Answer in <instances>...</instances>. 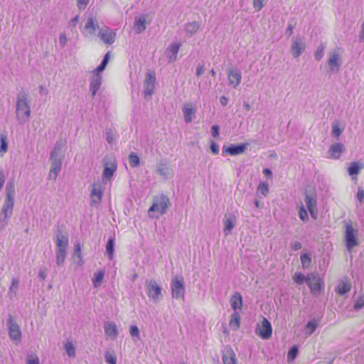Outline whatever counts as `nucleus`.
<instances>
[{
  "label": "nucleus",
  "mask_w": 364,
  "mask_h": 364,
  "mask_svg": "<svg viewBox=\"0 0 364 364\" xmlns=\"http://www.w3.org/2000/svg\"><path fill=\"white\" fill-rule=\"evenodd\" d=\"M236 223V218L232 214H225L224 219V234L228 236L231 233Z\"/></svg>",
  "instance_id": "19"
},
{
  "label": "nucleus",
  "mask_w": 364,
  "mask_h": 364,
  "mask_svg": "<svg viewBox=\"0 0 364 364\" xmlns=\"http://www.w3.org/2000/svg\"><path fill=\"white\" fill-rule=\"evenodd\" d=\"M129 332L134 341H136L135 338L139 340V330L136 326H131Z\"/></svg>",
  "instance_id": "53"
},
{
  "label": "nucleus",
  "mask_w": 364,
  "mask_h": 364,
  "mask_svg": "<svg viewBox=\"0 0 364 364\" xmlns=\"http://www.w3.org/2000/svg\"><path fill=\"white\" fill-rule=\"evenodd\" d=\"M306 283L312 291L319 292L321 291V281L316 275L314 274L309 275Z\"/></svg>",
  "instance_id": "21"
},
{
  "label": "nucleus",
  "mask_w": 364,
  "mask_h": 364,
  "mask_svg": "<svg viewBox=\"0 0 364 364\" xmlns=\"http://www.w3.org/2000/svg\"><path fill=\"white\" fill-rule=\"evenodd\" d=\"M114 250V238H109L106 245V252L107 257L109 259L113 258V253Z\"/></svg>",
  "instance_id": "39"
},
{
  "label": "nucleus",
  "mask_w": 364,
  "mask_h": 364,
  "mask_svg": "<svg viewBox=\"0 0 364 364\" xmlns=\"http://www.w3.org/2000/svg\"><path fill=\"white\" fill-rule=\"evenodd\" d=\"M26 364H39V359L36 355L28 357Z\"/></svg>",
  "instance_id": "59"
},
{
  "label": "nucleus",
  "mask_w": 364,
  "mask_h": 364,
  "mask_svg": "<svg viewBox=\"0 0 364 364\" xmlns=\"http://www.w3.org/2000/svg\"><path fill=\"white\" fill-rule=\"evenodd\" d=\"M106 140L109 144H112L115 140V136L111 130L107 131Z\"/></svg>",
  "instance_id": "58"
},
{
  "label": "nucleus",
  "mask_w": 364,
  "mask_h": 364,
  "mask_svg": "<svg viewBox=\"0 0 364 364\" xmlns=\"http://www.w3.org/2000/svg\"><path fill=\"white\" fill-rule=\"evenodd\" d=\"M156 76L154 72H148L145 75L144 82V94L145 97L146 96L151 97L155 88Z\"/></svg>",
  "instance_id": "8"
},
{
  "label": "nucleus",
  "mask_w": 364,
  "mask_h": 364,
  "mask_svg": "<svg viewBox=\"0 0 364 364\" xmlns=\"http://www.w3.org/2000/svg\"><path fill=\"white\" fill-rule=\"evenodd\" d=\"M259 336L263 339H268L272 333L271 323L266 318H263L261 325L258 326Z\"/></svg>",
  "instance_id": "15"
},
{
  "label": "nucleus",
  "mask_w": 364,
  "mask_h": 364,
  "mask_svg": "<svg viewBox=\"0 0 364 364\" xmlns=\"http://www.w3.org/2000/svg\"><path fill=\"white\" fill-rule=\"evenodd\" d=\"M102 77L100 73L92 71V76L90 77V90L92 93V97H94L97 92L101 87Z\"/></svg>",
  "instance_id": "14"
},
{
  "label": "nucleus",
  "mask_w": 364,
  "mask_h": 364,
  "mask_svg": "<svg viewBox=\"0 0 364 364\" xmlns=\"http://www.w3.org/2000/svg\"><path fill=\"white\" fill-rule=\"evenodd\" d=\"M263 1L264 0H254L253 6L257 11H260L263 7Z\"/></svg>",
  "instance_id": "60"
},
{
  "label": "nucleus",
  "mask_w": 364,
  "mask_h": 364,
  "mask_svg": "<svg viewBox=\"0 0 364 364\" xmlns=\"http://www.w3.org/2000/svg\"><path fill=\"white\" fill-rule=\"evenodd\" d=\"M359 41L360 42H364V20L361 24V30L359 34Z\"/></svg>",
  "instance_id": "64"
},
{
  "label": "nucleus",
  "mask_w": 364,
  "mask_h": 364,
  "mask_svg": "<svg viewBox=\"0 0 364 364\" xmlns=\"http://www.w3.org/2000/svg\"><path fill=\"white\" fill-rule=\"evenodd\" d=\"M324 50L325 46L323 44L319 45L314 54L315 59L316 60L319 61L323 58L324 55Z\"/></svg>",
  "instance_id": "49"
},
{
  "label": "nucleus",
  "mask_w": 364,
  "mask_h": 364,
  "mask_svg": "<svg viewBox=\"0 0 364 364\" xmlns=\"http://www.w3.org/2000/svg\"><path fill=\"white\" fill-rule=\"evenodd\" d=\"M15 193L14 181H10L6 186V198L1 211V215H5L6 218H11L13 215Z\"/></svg>",
  "instance_id": "3"
},
{
  "label": "nucleus",
  "mask_w": 364,
  "mask_h": 364,
  "mask_svg": "<svg viewBox=\"0 0 364 364\" xmlns=\"http://www.w3.org/2000/svg\"><path fill=\"white\" fill-rule=\"evenodd\" d=\"M342 63L341 55L337 49L331 50L328 53V64L331 73H338Z\"/></svg>",
  "instance_id": "6"
},
{
  "label": "nucleus",
  "mask_w": 364,
  "mask_h": 364,
  "mask_svg": "<svg viewBox=\"0 0 364 364\" xmlns=\"http://www.w3.org/2000/svg\"><path fill=\"white\" fill-rule=\"evenodd\" d=\"M67 41H68V38L66 37V35L64 33H60V36H59L60 46L62 48H64L67 43Z\"/></svg>",
  "instance_id": "57"
},
{
  "label": "nucleus",
  "mask_w": 364,
  "mask_h": 364,
  "mask_svg": "<svg viewBox=\"0 0 364 364\" xmlns=\"http://www.w3.org/2000/svg\"><path fill=\"white\" fill-rule=\"evenodd\" d=\"M184 114V120L186 123L192 122L193 117L195 115L196 111L190 105H185L183 109Z\"/></svg>",
  "instance_id": "30"
},
{
  "label": "nucleus",
  "mask_w": 364,
  "mask_h": 364,
  "mask_svg": "<svg viewBox=\"0 0 364 364\" xmlns=\"http://www.w3.org/2000/svg\"><path fill=\"white\" fill-rule=\"evenodd\" d=\"M63 144L57 142L54 149L50 152V161L51 166L48 173V179L55 181L62 168L63 160L64 159Z\"/></svg>",
  "instance_id": "1"
},
{
  "label": "nucleus",
  "mask_w": 364,
  "mask_h": 364,
  "mask_svg": "<svg viewBox=\"0 0 364 364\" xmlns=\"http://www.w3.org/2000/svg\"><path fill=\"white\" fill-rule=\"evenodd\" d=\"M248 144H232L229 146H224L223 147V154H230L236 156L243 154Z\"/></svg>",
  "instance_id": "12"
},
{
  "label": "nucleus",
  "mask_w": 364,
  "mask_h": 364,
  "mask_svg": "<svg viewBox=\"0 0 364 364\" xmlns=\"http://www.w3.org/2000/svg\"><path fill=\"white\" fill-rule=\"evenodd\" d=\"M105 358L107 363L109 364H117V359L114 355L109 352H106L105 354Z\"/></svg>",
  "instance_id": "55"
},
{
  "label": "nucleus",
  "mask_w": 364,
  "mask_h": 364,
  "mask_svg": "<svg viewBox=\"0 0 364 364\" xmlns=\"http://www.w3.org/2000/svg\"><path fill=\"white\" fill-rule=\"evenodd\" d=\"M219 126L218 125H213L211 128V134L213 137H218L220 134L219 132Z\"/></svg>",
  "instance_id": "61"
},
{
  "label": "nucleus",
  "mask_w": 364,
  "mask_h": 364,
  "mask_svg": "<svg viewBox=\"0 0 364 364\" xmlns=\"http://www.w3.org/2000/svg\"><path fill=\"white\" fill-rule=\"evenodd\" d=\"M363 166L357 162H352L348 167V173L350 176L358 175Z\"/></svg>",
  "instance_id": "38"
},
{
  "label": "nucleus",
  "mask_w": 364,
  "mask_h": 364,
  "mask_svg": "<svg viewBox=\"0 0 364 364\" xmlns=\"http://www.w3.org/2000/svg\"><path fill=\"white\" fill-rule=\"evenodd\" d=\"M345 240L346 247L348 250H350L354 247L358 245V239L355 236V230L350 225H346Z\"/></svg>",
  "instance_id": "11"
},
{
  "label": "nucleus",
  "mask_w": 364,
  "mask_h": 364,
  "mask_svg": "<svg viewBox=\"0 0 364 364\" xmlns=\"http://www.w3.org/2000/svg\"><path fill=\"white\" fill-rule=\"evenodd\" d=\"M117 167L114 164H111L109 166L107 164H105L103 170V176L107 179H109L116 171Z\"/></svg>",
  "instance_id": "35"
},
{
  "label": "nucleus",
  "mask_w": 364,
  "mask_h": 364,
  "mask_svg": "<svg viewBox=\"0 0 364 364\" xmlns=\"http://www.w3.org/2000/svg\"><path fill=\"white\" fill-rule=\"evenodd\" d=\"M317 326L318 323L315 319L310 320L306 326V330L310 329V331H306V333L308 335H311L315 331Z\"/></svg>",
  "instance_id": "46"
},
{
  "label": "nucleus",
  "mask_w": 364,
  "mask_h": 364,
  "mask_svg": "<svg viewBox=\"0 0 364 364\" xmlns=\"http://www.w3.org/2000/svg\"><path fill=\"white\" fill-rule=\"evenodd\" d=\"M146 20L144 17L135 18L134 30L136 33H141L146 29Z\"/></svg>",
  "instance_id": "27"
},
{
  "label": "nucleus",
  "mask_w": 364,
  "mask_h": 364,
  "mask_svg": "<svg viewBox=\"0 0 364 364\" xmlns=\"http://www.w3.org/2000/svg\"><path fill=\"white\" fill-rule=\"evenodd\" d=\"M11 218H6L5 215L0 213V230H3L9 223Z\"/></svg>",
  "instance_id": "56"
},
{
  "label": "nucleus",
  "mask_w": 364,
  "mask_h": 364,
  "mask_svg": "<svg viewBox=\"0 0 364 364\" xmlns=\"http://www.w3.org/2000/svg\"><path fill=\"white\" fill-rule=\"evenodd\" d=\"M19 288V279L18 278H13L11 284L9 289L8 296L10 299H13L16 297L17 291Z\"/></svg>",
  "instance_id": "29"
},
{
  "label": "nucleus",
  "mask_w": 364,
  "mask_h": 364,
  "mask_svg": "<svg viewBox=\"0 0 364 364\" xmlns=\"http://www.w3.org/2000/svg\"><path fill=\"white\" fill-rule=\"evenodd\" d=\"M301 262L302 267L304 269L309 268L311 264V256L307 253L302 254L301 255Z\"/></svg>",
  "instance_id": "45"
},
{
  "label": "nucleus",
  "mask_w": 364,
  "mask_h": 364,
  "mask_svg": "<svg viewBox=\"0 0 364 364\" xmlns=\"http://www.w3.org/2000/svg\"><path fill=\"white\" fill-rule=\"evenodd\" d=\"M103 192L100 185H94L91 191V205H99L101 203Z\"/></svg>",
  "instance_id": "20"
},
{
  "label": "nucleus",
  "mask_w": 364,
  "mask_h": 364,
  "mask_svg": "<svg viewBox=\"0 0 364 364\" xmlns=\"http://www.w3.org/2000/svg\"><path fill=\"white\" fill-rule=\"evenodd\" d=\"M105 270L99 269L96 272L94 273V277L92 278L93 285L95 288L99 287L103 281L105 277Z\"/></svg>",
  "instance_id": "32"
},
{
  "label": "nucleus",
  "mask_w": 364,
  "mask_h": 364,
  "mask_svg": "<svg viewBox=\"0 0 364 364\" xmlns=\"http://www.w3.org/2000/svg\"><path fill=\"white\" fill-rule=\"evenodd\" d=\"M156 172L164 178L167 179L173 176V171L165 159L161 160L156 165Z\"/></svg>",
  "instance_id": "16"
},
{
  "label": "nucleus",
  "mask_w": 364,
  "mask_h": 364,
  "mask_svg": "<svg viewBox=\"0 0 364 364\" xmlns=\"http://www.w3.org/2000/svg\"><path fill=\"white\" fill-rule=\"evenodd\" d=\"M299 216L300 219L304 222L309 220L307 211L303 204H301V205L299 207Z\"/></svg>",
  "instance_id": "50"
},
{
  "label": "nucleus",
  "mask_w": 364,
  "mask_h": 364,
  "mask_svg": "<svg viewBox=\"0 0 364 364\" xmlns=\"http://www.w3.org/2000/svg\"><path fill=\"white\" fill-rule=\"evenodd\" d=\"M73 257L75 258L77 257L78 259V261H77V264H79L80 265H82L83 264L82 255L81 253V246L79 242H77L75 245Z\"/></svg>",
  "instance_id": "42"
},
{
  "label": "nucleus",
  "mask_w": 364,
  "mask_h": 364,
  "mask_svg": "<svg viewBox=\"0 0 364 364\" xmlns=\"http://www.w3.org/2000/svg\"><path fill=\"white\" fill-rule=\"evenodd\" d=\"M109 52L107 53L105 55L101 63L93 71L98 73H100L101 72H102L105 69V68L109 62Z\"/></svg>",
  "instance_id": "41"
},
{
  "label": "nucleus",
  "mask_w": 364,
  "mask_h": 364,
  "mask_svg": "<svg viewBox=\"0 0 364 364\" xmlns=\"http://www.w3.org/2000/svg\"><path fill=\"white\" fill-rule=\"evenodd\" d=\"M171 290L172 298L184 300L186 289L182 277H176L171 280Z\"/></svg>",
  "instance_id": "4"
},
{
  "label": "nucleus",
  "mask_w": 364,
  "mask_h": 364,
  "mask_svg": "<svg viewBox=\"0 0 364 364\" xmlns=\"http://www.w3.org/2000/svg\"><path fill=\"white\" fill-rule=\"evenodd\" d=\"M105 334L112 340H114L118 335L117 325L114 322H106L105 323Z\"/></svg>",
  "instance_id": "24"
},
{
  "label": "nucleus",
  "mask_w": 364,
  "mask_h": 364,
  "mask_svg": "<svg viewBox=\"0 0 364 364\" xmlns=\"http://www.w3.org/2000/svg\"><path fill=\"white\" fill-rule=\"evenodd\" d=\"M240 314L237 311H235L232 314V317H231V319L230 321V328L234 331L237 330L240 327Z\"/></svg>",
  "instance_id": "33"
},
{
  "label": "nucleus",
  "mask_w": 364,
  "mask_h": 364,
  "mask_svg": "<svg viewBox=\"0 0 364 364\" xmlns=\"http://www.w3.org/2000/svg\"><path fill=\"white\" fill-rule=\"evenodd\" d=\"M343 129L341 128V124L338 121H336L332 124V135L336 138H338Z\"/></svg>",
  "instance_id": "44"
},
{
  "label": "nucleus",
  "mask_w": 364,
  "mask_h": 364,
  "mask_svg": "<svg viewBox=\"0 0 364 364\" xmlns=\"http://www.w3.org/2000/svg\"><path fill=\"white\" fill-rule=\"evenodd\" d=\"M305 203L308 210L316 208L317 204L316 198L313 195L306 193L305 194Z\"/></svg>",
  "instance_id": "36"
},
{
  "label": "nucleus",
  "mask_w": 364,
  "mask_h": 364,
  "mask_svg": "<svg viewBox=\"0 0 364 364\" xmlns=\"http://www.w3.org/2000/svg\"><path fill=\"white\" fill-rule=\"evenodd\" d=\"M306 49V44L300 37H295L292 40L291 53L294 58H298Z\"/></svg>",
  "instance_id": "10"
},
{
  "label": "nucleus",
  "mask_w": 364,
  "mask_h": 364,
  "mask_svg": "<svg viewBox=\"0 0 364 364\" xmlns=\"http://www.w3.org/2000/svg\"><path fill=\"white\" fill-rule=\"evenodd\" d=\"M231 307L237 311V309H240L242 305V298L240 293L235 292L230 299Z\"/></svg>",
  "instance_id": "26"
},
{
  "label": "nucleus",
  "mask_w": 364,
  "mask_h": 364,
  "mask_svg": "<svg viewBox=\"0 0 364 364\" xmlns=\"http://www.w3.org/2000/svg\"><path fill=\"white\" fill-rule=\"evenodd\" d=\"M298 354V348L294 346L290 348L287 354V359L289 361L293 360L295 359Z\"/></svg>",
  "instance_id": "51"
},
{
  "label": "nucleus",
  "mask_w": 364,
  "mask_h": 364,
  "mask_svg": "<svg viewBox=\"0 0 364 364\" xmlns=\"http://www.w3.org/2000/svg\"><path fill=\"white\" fill-rule=\"evenodd\" d=\"M363 307H364V294L359 296L354 304V308L356 310H360V309H363Z\"/></svg>",
  "instance_id": "54"
},
{
  "label": "nucleus",
  "mask_w": 364,
  "mask_h": 364,
  "mask_svg": "<svg viewBox=\"0 0 364 364\" xmlns=\"http://www.w3.org/2000/svg\"><path fill=\"white\" fill-rule=\"evenodd\" d=\"M235 353L230 348H227L223 351V364H236Z\"/></svg>",
  "instance_id": "23"
},
{
  "label": "nucleus",
  "mask_w": 364,
  "mask_h": 364,
  "mask_svg": "<svg viewBox=\"0 0 364 364\" xmlns=\"http://www.w3.org/2000/svg\"><path fill=\"white\" fill-rule=\"evenodd\" d=\"M67 255V250H56V264L58 266H63Z\"/></svg>",
  "instance_id": "37"
},
{
  "label": "nucleus",
  "mask_w": 364,
  "mask_h": 364,
  "mask_svg": "<svg viewBox=\"0 0 364 364\" xmlns=\"http://www.w3.org/2000/svg\"><path fill=\"white\" fill-rule=\"evenodd\" d=\"M7 326L10 338L14 341H20L21 337V332L18 325L16 323V321L11 315L9 316V318L7 320Z\"/></svg>",
  "instance_id": "9"
},
{
  "label": "nucleus",
  "mask_w": 364,
  "mask_h": 364,
  "mask_svg": "<svg viewBox=\"0 0 364 364\" xmlns=\"http://www.w3.org/2000/svg\"><path fill=\"white\" fill-rule=\"evenodd\" d=\"M16 114L17 121L21 124H24L29 120L31 117L30 100L26 92H21L17 95Z\"/></svg>",
  "instance_id": "2"
},
{
  "label": "nucleus",
  "mask_w": 364,
  "mask_h": 364,
  "mask_svg": "<svg viewBox=\"0 0 364 364\" xmlns=\"http://www.w3.org/2000/svg\"><path fill=\"white\" fill-rule=\"evenodd\" d=\"M307 277H306L301 272H296L293 277V280L295 283L298 284H301L304 282H306Z\"/></svg>",
  "instance_id": "48"
},
{
  "label": "nucleus",
  "mask_w": 364,
  "mask_h": 364,
  "mask_svg": "<svg viewBox=\"0 0 364 364\" xmlns=\"http://www.w3.org/2000/svg\"><path fill=\"white\" fill-rule=\"evenodd\" d=\"M65 350L66 351L67 355L70 358L75 357V347L72 341H67L65 343Z\"/></svg>",
  "instance_id": "40"
},
{
  "label": "nucleus",
  "mask_w": 364,
  "mask_h": 364,
  "mask_svg": "<svg viewBox=\"0 0 364 364\" xmlns=\"http://www.w3.org/2000/svg\"><path fill=\"white\" fill-rule=\"evenodd\" d=\"M181 46V44L179 43H173L166 49V57L168 59L169 62H173V61L176 60L177 54L178 53V50H179Z\"/></svg>",
  "instance_id": "22"
},
{
  "label": "nucleus",
  "mask_w": 364,
  "mask_h": 364,
  "mask_svg": "<svg viewBox=\"0 0 364 364\" xmlns=\"http://www.w3.org/2000/svg\"><path fill=\"white\" fill-rule=\"evenodd\" d=\"M257 191L259 192L264 196H266L269 193L268 183L266 182H260L258 186Z\"/></svg>",
  "instance_id": "47"
},
{
  "label": "nucleus",
  "mask_w": 364,
  "mask_h": 364,
  "mask_svg": "<svg viewBox=\"0 0 364 364\" xmlns=\"http://www.w3.org/2000/svg\"><path fill=\"white\" fill-rule=\"evenodd\" d=\"M294 29V25H293L292 23H289V25L287 28L286 32H285L286 35L288 37H290L293 34Z\"/></svg>",
  "instance_id": "63"
},
{
  "label": "nucleus",
  "mask_w": 364,
  "mask_h": 364,
  "mask_svg": "<svg viewBox=\"0 0 364 364\" xmlns=\"http://www.w3.org/2000/svg\"><path fill=\"white\" fill-rule=\"evenodd\" d=\"M351 286L349 283L342 281L338 284L336 287V291L338 294L344 295L350 290Z\"/></svg>",
  "instance_id": "34"
},
{
  "label": "nucleus",
  "mask_w": 364,
  "mask_h": 364,
  "mask_svg": "<svg viewBox=\"0 0 364 364\" xmlns=\"http://www.w3.org/2000/svg\"><path fill=\"white\" fill-rule=\"evenodd\" d=\"M229 84L236 88L241 82L242 74L238 68L229 70L228 72Z\"/></svg>",
  "instance_id": "17"
},
{
  "label": "nucleus",
  "mask_w": 364,
  "mask_h": 364,
  "mask_svg": "<svg viewBox=\"0 0 364 364\" xmlns=\"http://www.w3.org/2000/svg\"><path fill=\"white\" fill-rule=\"evenodd\" d=\"M56 237L57 250H67L68 246V238L60 232L57 234Z\"/></svg>",
  "instance_id": "31"
},
{
  "label": "nucleus",
  "mask_w": 364,
  "mask_h": 364,
  "mask_svg": "<svg viewBox=\"0 0 364 364\" xmlns=\"http://www.w3.org/2000/svg\"><path fill=\"white\" fill-rule=\"evenodd\" d=\"M200 24L197 21H192L184 26V30L188 36H192L199 30Z\"/></svg>",
  "instance_id": "28"
},
{
  "label": "nucleus",
  "mask_w": 364,
  "mask_h": 364,
  "mask_svg": "<svg viewBox=\"0 0 364 364\" xmlns=\"http://www.w3.org/2000/svg\"><path fill=\"white\" fill-rule=\"evenodd\" d=\"M98 36L105 44L111 45L115 41L116 33L110 28L105 27L100 29Z\"/></svg>",
  "instance_id": "13"
},
{
  "label": "nucleus",
  "mask_w": 364,
  "mask_h": 364,
  "mask_svg": "<svg viewBox=\"0 0 364 364\" xmlns=\"http://www.w3.org/2000/svg\"><path fill=\"white\" fill-rule=\"evenodd\" d=\"M147 294L154 301H159L161 297V288L155 280H146Z\"/></svg>",
  "instance_id": "7"
},
{
  "label": "nucleus",
  "mask_w": 364,
  "mask_h": 364,
  "mask_svg": "<svg viewBox=\"0 0 364 364\" xmlns=\"http://www.w3.org/2000/svg\"><path fill=\"white\" fill-rule=\"evenodd\" d=\"M343 151V146L341 143L333 144L331 146L328 153L331 157L333 159H339Z\"/></svg>",
  "instance_id": "25"
},
{
  "label": "nucleus",
  "mask_w": 364,
  "mask_h": 364,
  "mask_svg": "<svg viewBox=\"0 0 364 364\" xmlns=\"http://www.w3.org/2000/svg\"><path fill=\"white\" fill-rule=\"evenodd\" d=\"M0 141H1L0 154H4V153L6 152L7 149H8V144L6 141V136L4 135H1L0 136Z\"/></svg>",
  "instance_id": "52"
},
{
  "label": "nucleus",
  "mask_w": 364,
  "mask_h": 364,
  "mask_svg": "<svg viewBox=\"0 0 364 364\" xmlns=\"http://www.w3.org/2000/svg\"><path fill=\"white\" fill-rule=\"evenodd\" d=\"M98 20L93 16H90L84 26V30L86 32L87 36L95 35L96 31L99 29Z\"/></svg>",
  "instance_id": "18"
},
{
  "label": "nucleus",
  "mask_w": 364,
  "mask_h": 364,
  "mask_svg": "<svg viewBox=\"0 0 364 364\" xmlns=\"http://www.w3.org/2000/svg\"><path fill=\"white\" fill-rule=\"evenodd\" d=\"M210 150L214 154H218L219 153V146L215 141H212L210 144Z\"/></svg>",
  "instance_id": "62"
},
{
  "label": "nucleus",
  "mask_w": 364,
  "mask_h": 364,
  "mask_svg": "<svg viewBox=\"0 0 364 364\" xmlns=\"http://www.w3.org/2000/svg\"><path fill=\"white\" fill-rule=\"evenodd\" d=\"M129 162L132 168H136L140 164L139 157L136 153L132 152L129 155Z\"/></svg>",
  "instance_id": "43"
},
{
  "label": "nucleus",
  "mask_w": 364,
  "mask_h": 364,
  "mask_svg": "<svg viewBox=\"0 0 364 364\" xmlns=\"http://www.w3.org/2000/svg\"><path fill=\"white\" fill-rule=\"evenodd\" d=\"M168 203L169 199L164 194H161L159 197H155L154 198V203L152 205L149 209V213H150L151 212H157L160 214H164L166 213Z\"/></svg>",
  "instance_id": "5"
}]
</instances>
